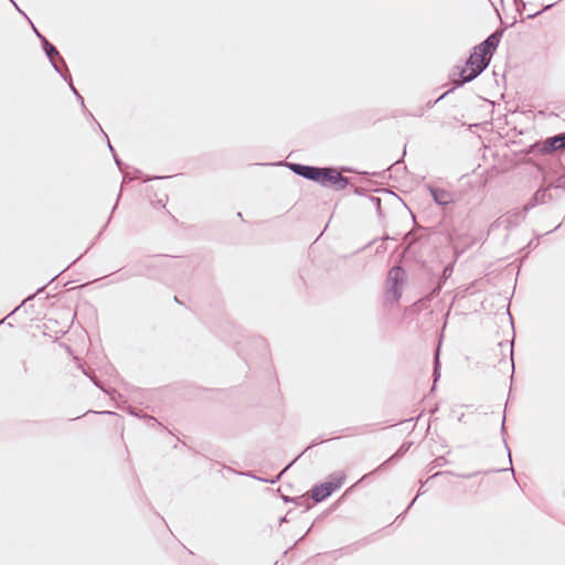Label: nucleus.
I'll return each mask as SVG.
<instances>
[{
	"label": "nucleus",
	"instance_id": "obj_44",
	"mask_svg": "<svg viewBox=\"0 0 565 565\" xmlns=\"http://www.w3.org/2000/svg\"><path fill=\"white\" fill-rule=\"evenodd\" d=\"M31 25H32V29L36 35V38L40 40V42L42 43V40L43 39H46L38 29L36 26L32 23V21H30Z\"/></svg>",
	"mask_w": 565,
	"mask_h": 565
},
{
	"label": "nucleus",
	"instance_id": "obj_61",
	"mask_svg": "<svg viewBox=\"0 0 565 565\" xmlns=\"http://www.w3.org/2000/svg\"><path fill=\"white\" fill-rule=\"evenodd\" d=\"M424 115V108H420L419 111L416 114V116H423Z\"/></svg>",
	"mask_w": 565,
	"mask_h": 565
},
{
	"label": "nucleus",
	"instance_id": "obj_50",
	"mask_svg": "<svg viewBox=\"0 0 565 565\" xmlns=\"http://www.w3.org/2000/svg\"><path fill=\"white\" fill-rule=\"evenodd\" d=\"M311 529H312V524L308 527V530L306 531V533H305V534H303L299 540H297V541L295 542L294 546H295L296 544H298L300 541H302V540L305 539V536H306V535L311 531Z\"/></svg>",
	"mask_w": 565,
	"mask_h": 565
},
{
	"label": "nucleus",
	"instance_id": "obj_53",
	"mask_svg": "<svg viewBox=\"0 0 565 565\" xmlns=\"http://www.w3.org/2000/svg\"><path fill=\"white\" fill-rule=\"evenodd\" d=\"M78 102L81 104L83 113H86L87 108H86L85 103H84V97L81 100H78Z\"/></svg>",
	"mask_w": 565,
	"mask_h": 565
},
{
	"label": "nucleus",
	"instance_id": "obj_3",
	"mask_svg": "<svg viewBox=\"0 0 565 565\" xmlns=\"http://www.w3.org/2000/svg\"><path fill=\"white\" fill-rule=\"evenodd\" d=\"M504 29H497L479 44L472 46L465 62L482 74L490 65L491 58L503 36Z\"/></svg>",
	"mask_w": 565,
	"mask_h": 565
},
{
	"label": "nucleus",
	"instance_id": "obj_8",
	"mask_svg": "<svg viewBox=\"0 0 565 565\" xmlns=\"http://www.w3.org/2000/svg\"><path fill=\"white\" fill-rule=\"evenodd\" d=\"M480 473H481V471H475V472H471V473H463V475H456V473H454L452 471L445 470V471H438V472H436V473L431 475V476H430L426 481H424V482H422V483H420V487H419V489H418L417 494H416V495H415V498L409 502V504H408V505H407V508L404 510V512H403V513H401V514L396 518V520H398V519L403 518V516H404V515L409 511V509L414 505V503L416 502V500H417L420 495H423V494H425V493H426V490L424 489V487H425V484H426L428 481H430V480H433V479H435V478H437V477H439V476H443V475H454V476H456V477H458V478H462V479H470V478H472V477H475V476H478V475H480Z\"/></svg>",
	"mask_w": 565,
	"mask_h": 565
},
{
	"label": "nucleus",
	"instance_id": "obj_40",
	"mask_svg": "<svg viewBox=\"0 0 565 565\" xmlns=\"http://www.w3.org/2000/svg\"><path fill=\"white\" fill-rule=\"evenodd\" d=\"M322 443H324V440H320V441H319V440H317V439H313V440H311V441H310V444L306 447V449H305V450H302L300 454H302V455H303V454H305L306 451H308L309 449H312V448L317 447L318 445H320V444H322Z\"/></svg>",
	"mask_w": 565,
	"mask_h": 565
},
{
	"label": "nucleus",
	"instance_id": "obj_11",
	"mask_svg": "<svg viewBox=\"0 0 565 565\" xmlns=\"http://www.w3.org/2000/svg\"><path fill=\"white\" fill-rule=\"evenodd\" d=\"M428 191L437 205L447 206L452 203L451 193L449 191L434 185H428Z\"/></svg>",
	"mask_w": 565,
	"mask_h": 565
},
{
	"label": "nucleus",
	"instance_id": "obj_4",
	"mask_svg": "<svg viewBox=\"0 0 565 565\" xmlns=\"http://www.w3.org/2000/svg\"><path fill=\"white\" fill-rule=\"evenodd\" d=\"M345 481L343 472L330 473L324 481L315 483L310 489V498L315 503H321L339 490Z\"/></svg>",
	"mask_w": 565,
	"mask_h": 565
},
{
	"label": "nucleus",
	"instance_id": "obj_45",
	"mask_svg": "<svg viewBox=\"0 0 565 565\" xmlns=\"http://www.w3.org/2000/svg\"><path fill=\"white\" fill-rule=\"evenodd\" d=\"M510 359H511L512 373H514L515 366H514V358H513V341H511Z\"/></svg>",
	"mask_w": 565,
	"mask_h": 565
},
{
	"label": "nucleus",
	"instance_id": "obj_20",
	"mask_svg": "<svg viewBox=\"0 0 565 565\" xmlns=\"http://www.w3.org/2000/svg\"><path fill=\"white\" fill-rule=\"evenodd\" d=\"M82 372H83L84 375H86L93 382V384L96 387H98L99 390L106 392L110 397L114 398V394L117 393L116 390L113 388L110 391H106L105 387H104L103 382L97 379V376L94 374V371H87L84 367H82Z\"/></svg>",
	"mask_w": 565,
	"mask_h": 565
},
{
	"label": "nucleus",
	"instance_id": "obj_59",
	"mask_svg": "<svg viewBox=\"0 0 565 565\" xmlns=\"http://www.w3.org/2000/svg\"><path fill=\"white\" fill-rule=\"evenodd\" d=\"M173 300H174V302H177L178 305H182V301L179 299V297H178V296H174V297H173Z\"/></svg>",
	"mask_w": 565,
	"mask_h": 565
},
{
	"label": "nucleus",
	"instance_id": "obj_24",
	"mask_svg": "<svg viewBox=\"0 0 565 565\" xmlns=\"http://www.w3.org/2000/svg\"><path fill=\"white\" fill-rule=\"evenodd\" d=\"M128 414H130L131 416H135V417H138V418H145L148 420V424L151 426V427H154V426H161V424L152 416H149L147 414H143L141 411H138L134 407H129L128 408Z\"/></svg>",
	"mask_w": 565,
	"mask_h": 565
},
{
	"label": "nucleus",
	"instance_id": "obj_41",
	"mask_svg": "<svg viewBox=\"0 0 565 565\" xmlns=\"http://www.w3.org/2000/svg\"><path fill=\"white\" fill-rule=\"evenodd\" d=\"M561 150L565 149V131L556 134Z\"/></svg>",
	"mask_w": 565,
	"mask_h": 565
},
{
	"label": "nucleus",
	"instance_id": "obj_2",
	"mask_svg": "<svg viewBox=\"0 0 565 565\" xmlns=\"http://www.w3.org/2000/svg\"><path fill=\"white\" fill-rule=\"evenodd\" d=\"M168 255H146L138 258L134 264L138 277H147L149 279L161 281L163 277L172 271H183L185 268L184 260L166 259ZM169 258H172L169 256ZM189 265H186L188 267Z\"/></svg>",
	"mask_w": 565,
	"mask_h": 565
},
{
	"label": "nucleus",
	"instance_id": "obj_46",
	"mask_svg": "<svg viewBox=\"0 0 565 565\" xmlns=\"http://www.w3.org/2000/svg\"><path fill=\"white\" fill-rule=\"evenodd\" d=\"M513 4L515 6L518 12H520V4H523V8L526 7V3L523 0H513Z\"/></svg>",
	"mask_w": 565,
	"mask_h": 565
},
{
	"label": "nucleus",
	"instance_id": "obj_30",
	"mask_svg": "<svg viewBox=\"0 0 565 565\" xmlns=\"http://www.w3.org/2000/svg\"><path fill=\"white\" fill-rule=\"evenodd\" d=\"M370 191L375 192V193H384V194L388 195L392 200L401 202L402 204H405V202L401 199V196H398L397 194H395L393 191H391L387 188H374V189H370Z\"/></svg>",
	"mask_w": 565,
	"mask_h": 565
},
{
	"label": "nucleus",
	"instance_id": "obj_47",
	"mask_svg": "<svg viewBox=\"0 0 565 565\" xmlns=\"http://www.w3.org/2000/svg\"><path fill=\"white\" fill-rule=\"evenodd\" d=\"M386 249H387V246H386L384 243H382L381 245H379V246L376 247L375 253H376V254H382V253L386 252Z\"/></svg>",
	"mask_w": 565,
	"mask_h": 565
},
{
	"label": "nucleus",
	"instance_id": "obj_19",
	"mask_svg": "<svg viewBox=\"0 0 565 565\" xmlns=\"http://www.w3.org/2000/svg\"><path fill=\"white\" fill-rule=\"evenodd\" d=\"M520 154L533 157L545 154L542 141H535L532 145L525 147L524 149L520 150Z\"/></svg>",
	"mask_w": 565,
	"mask_h": 565
},
{
	"label": "nucleus",
	"instance_id": "obj_39",
	"mask_svg": "<svg viewBox=\"0 0 565 565\" xmlns=\"http://www.w3.org/2000/svg\"><path fill=\"white\" fill-rule=\"evenodd\" d=\"M137 178H140L142 182H148L153 179H167L168 177L163 175H154V177H145V174L140 170H136Z\"/></svg>",
	"mask_w": 565,
	"mask_h": 565
},
{
	"label": "nucleus",
	"instance_id": "obj_35",
	"mask_svg": "<svg viewBox=\"0 0 565 565\" xmlns=\"http://www.w3.org/2000/svg\"><path fill=\"white\" fill-rule=\"evenodd\" d=\"M557 3H558V2H553V3H548V4H546V6H544L541 10H539V11H535V12H533V13L527 14V15H526V19H527V20L535 19V18H537L539 15H541L543 12H545V11H547V10L552 9V8H553L554 6H556Z\"/></svg>",
	"mask_w": 565,
	"mask_h": 565
},
{
	"label": "nucleus",
	"instance_id": "obj_62",
	"mask_svg": "<svg viewBox=\"0 0 565 565\" xmlns=\"http://www.w3.org/2000/svg\"><path fill=\"white\" fill-rule=\"evenodd\" d=\"M370 426H371V425H365V426H363V427L361 428V429H362V433L367 431V428H369Z\"/></svg>",
	"mask_w": 565,
	"mask_h": 565
},
{
	"label": "nucleus",
	"instance_id": "obj_56",
	"mask_svg": "<svg viewBox=\"0 0 565 565\" xmlns=\"http://www.w3.org/2000/svg\"><path fill=\"white\" fill-rule=\"evenodd\" d=\"M95 124H96V125H97V127H98V131H100V132H102V135L105 137V135H107V134L103 130L102 126L98 124V121H97V120H95Z\"/></svg>",
	"mask_w": 565,
	"mask_h": 565
},
{
	"label": "nucleus",
	"instance_id": "obj_64",
	"mask_svg": "<svg viewBox=\"0 0 565 565\" xmlns=\"http://www.w3.org/2000/svg\"><path fill=\"white\" fill-rule=\"evenodd\" d=\"M361 542L364 543V544H367L369 543V537H364Z\"/></svg>",
	"mask_w": 565,
	"mask_h": 565
},
{
	"label": "nucleus",
	"instance_id": "obj_29",
	"mask_svg": "<svg viewBox=\"0 0 565 565\" xmlns=\"http://www.w3.org/2000/svg\"><path fill=\"white\" fill-rule=\"evenodd\" d=\"M545 188H547L548 191L552 189H555V190L561 189V190L565 191V173L558 175L555 180H553L548 184H545Z\"/></svg>",
	"mask_w": 565,
	"mask_h": 565
},
{
	"label": "nucleus",
	"instance_id": "obj_52",
	"mask_svg": "<svg viewBox=\"0 0 565 565\" xmlns=\"http://www.w3.org/2000/svg\"><path fill=\"white\" fill-rule=\"evenodd\" d=\"M422 414H419L418 416L416 417H412V418H408V419H405V420H402L401 423H408V422H414V420H418L420 418Z\"/></svg>",
	"mask_w": 565,
	"mask_h": 565
},
{
	"label": "nucleus",
	"instance_id": "obj_1",
	"mask_svg": "<svg viewBox=\"0 0 565 565\" xmlns=\"http://www.w3.org/2000/svg\"><path fill=\"white\" fill-rule=\"evenodd\" d=\"M259 166H285L290 169L292 173L301 177L308 181L315 182L322 188H328L333 191H341L349 186L350 179L343 175L338 167L334 166H310L298 162H268L258 163Z\"/></svg>",
	"mask_w": 565,
	"mask_h": 565
},
{
	"label": "nucleus",
	"instance_id": "obj_21",
	"mask_svg": "<svg viewBox=\"0 0 565 565\" xmlns=\"http://www.w3.org/2000/svg\"><path fill=\"white\" fill-rule=\"evenodd\" d=\"M543 143V150L545 154L551 153L553 151L561 150L558 138L556 135H553L551 137H547L546 139L542 140Z\"/></svg>",
	"mask_w": 565,
	"mask_h": 565
},
{
	"label": "nucleus",
	"instance_id": "obj_16",
	"mask_svg": "<svg viewBox=\"0 0 565 565\" xmlns=\"http://www.w3.org/2000/svg\"><path fill=\"white\" fill-rule=\"evenodd\" d=\"M412 446H413V441H404L397 448V450L388 459H386L384 462H382L373 472H379V471L387 469L388 465L392 461L399 460L402 457H404L405 454L411 449Z\"/></svg>",
	"mask_w": 565,
	"mask_h": 565
},
{
	"label": "nucleus",
	"instance_id": "obj_63",
	"mask_svg": "<svg viewBox=\"0 0 565 565\" xmlns=\"http://www.w3.org/2000/svg\"><path fill=\"white\" fill-rule=\"evenodd\" d=\"M436 387H437V384L434 383L431 388H430V393H433L436 390Z\"/></svg>",
	"mask_w": 565,
	"mask_h": 565
},
{
	"label": "nucleus",
	"instance_id": "obj_25",
	"mask_svg": "<svg viewBox=\"0 0 565 565\" xmlns=\"http://www.w3.org/2000/svg\"><path fill=\"white\" fill-rule=\"evenodd\" d=\"M120 196H121V189L119 190L118 194H117V199H116V202L111 209V213L110 215L108 216L107 218V222L104 224V226L100 228V231L98 232V234L95 236L94 241L92 242V244L87 247V249L85 250V253H87V250L95 244V242L102 236V234L104 233V231L106 230V227L108 226V224L110 223L111 221V217H113V213L115 212V210L117 209L118 206V202L120 200Z\"/></svg>",
	"mask_w": 565,
	"mask_h": 565
},
{
	"label": "nucleus",
	"instance_id": "obj_17",
	"mask_svg": "<svg viewBox=\"0 0 565 565\" xmlns=\"http://www.w3.org/2000/svg\"><path fill=\"white\" fill-rule=\"evenodd\" d=\"M302 456V454H299L298 456H296L290 462L287 463V466L279 472L277 473L275 477H271V478H263V477H259V478H256V480L263 482V483H269V484H275L277 483L281 478L282 476L286 473L287 470H289L297 461L298 459Z\"/></svg>",
	"mask_w": 565,
	"mask_h": 565
},
{
	"label": "nucleus",
	"instance_id": "obj_23",
	"mask_svg": "<svg viewBox=\"0 0 565 565\" xmlns=\"http://www.w3.org/2000/svg\"><path fill=\"white\" fill-rule=\"evenodd\" d=\"M401 170L406 171V166L403 164L402 159H398L390 168H387L386 170H384L382 172H372V173H370V175H384L387 171H390V172L395 171L397 173ZM363 173L364 174H369V172H366V171H364ZM391 177H392V173H390V178Z\"/></svg>",
	"mask_w": 565,
	"mask_h": 565
},
{
	"label": "nucleus",
	"instance_id": "obj_54",
	"mask_svg": "<svg viewBox=\"0 0 565 565\" xmlns=\"http://www.w3.org/2000/svg\"><path fill=\"white\" fill-rule=\"evenodd\" d=\"M78 102L81 104L83 113H86L87 108H86L85 103H84V97L81 100H78Z\"/></svg>",
	"mask_w": 565,
	"mask_h": 565
},
{
	"label": "nucleus",
	"instance_id": "obj_26",
	"mask_svg": "<svg viewBox=\"0 0 565 565\" xmlns=\"http://www.w3.org/2000/svg\"><path fill=\"white\" fill-rule=\"evenodd\" d=\"M53 281V279H51L50 281H47L45 285L39 287L35 292L29 295L19 306H17L8 316H7V319L11 316H13L17 311L20 310V308L26 302V301H30L32 300L36 295H40L49 285H51Z\"/></svg>",
	"mask_w": 565,
	"mask_h": 565
},
{
	"label": "nucleus",
	"instance_id": "obj_51",
	"mask_svg": "<svg viewBox=\"0 0 565 565\" xmlns=\"http://www.w3.org/2000/svg\"><path fill=\"white\" fill-rule=\"evenodd\" d=\"M290 513H291V510H289V511L287 512V514H286V515L281 516V518L279 519V524H282V523L287 522V521H288V519H287V518H288V515H289Z\"/></svg>",
	"mask_w": 565,
	"mask_h": 565
},
{
	"label": "nucleus",
	"instance_id": "obj_10",
	"mask_svg": "<svg viewBox=\"0 0 565 565\" xmlns=\"http://www.w3.org/2000/svg\"><path fill=\"white\" fill-rule=\"evenodd\" d=\"M449 244L452 246L454 248V252L456 254V257H455V260L452 263H449L448 265H446L440 274V276L438 277L440 280H443L444 282L447 281V279L452 275V271H454V266H455V263L457 262V259L465 253L466 248L462 247L460 248L459 246V243L457 241V238L455 237V234H449Z\"/></svg>",
	"mask_w": 565,
	"mask_h": 565
},
{
	"label": "nucleus",
	"instance_id": "obj_9",
	"mask_svg": "<svg viewBox=\"0 0 565 565\" xmlns=\"http://www.w3.org/2000/svg\"><path fill=\"white\" fill-rule=\"evenodd\" d=\"M553 200L552 194L548 192L545 184L539 186V189L531 195L529 201L523 205L525 211L530 212L532 209L543 205Z\"/></svg>",
	"mask_w": 565,
	"mask_h": 565
},
{
	"label": "nucleus",
	"instance_id": "obj_36",
	"mask_svg": "<svg viewBox=\"0 0 565 565\" xmlns=\"http://www.w3.org/2000/svg\"><path fill=\"white\" fill-rule=\"evenodd\" d=\"M352 189V192L358 195V196H365L367 199V196H370V194H367L370 191V189H365L363 186H356V185H353V184H349Z\"/></svg>",
	"mask_w": 565,
	"mask_h": 565
},
{
	"label": "nucleus",
	"instance_id": "obj_43",
	"mask_svg": "<svg viewBox=\"0 0 565 565\" xmlns=\"http://www.w3.org/2000/svg\"><path fill=\"white\" fill-rule=\"evenodd\" d=\"M338 170L342 173V172H348V173H354L356 172V170L352 167H348V166H341V167H338Z\"/></svg>",
	"mask_w": 565,
	"mask_h": 565
},
{
	"label": "nucleus",
	"instance_id": "obj_32",
	"mask_svg": "<svg viewBox=\"0 0 565 565\" xmlns=\"http://www.w3.org/2000/svg\"><path fill=\"white\" fill-rule=\"evenodd\" d=\"M542 235H536L535 239H532L527 243L526 246L521 248V253H523V257H527L533 248H536L540 245V238Z\"/></svg>",
	"mask_w": 565,
	"mask_h": 565
},
{
	"label": "nucleus",
	"instance_id": "obj_37",
	"mask_svg": "<svg viewBox=\"0 0 565 565\" xmlns=\"http://www.w3.org/2000/svg\"><path fill=\"white\" fill-rule=\"evenodd\" d=\"M447 463H448V460L444 456H439L431 461L430 470L434 469L435 467H441Z\"/></svg>",
	"mask_w": 565,
	"mask_h": 565
},
{
	"label": "nucleus",
	"instance_id": "obj_31",
	"mask_svg": "<svg viewBox=\"0 0 565 565\" xmlns=\"http://www.w3.org/2000/svg\"><path fill=\"white\" fill-rule=\"evenodd\" d=\"M105 139H106V142H107V147H108L109 151L111 152V156H113V158H114V161H115L116 166L118 167V169H120V170H121V168H122V167H126V166L124 164V162H122V161H121V159L119 158V156H118V153H117L116 149H115V148L113 147V145L110 143V140H109V138H108V136H107V135H105Z\"/></svg>",
	"mask_w": 565,
	"mask_h": 565
},
{
	"label": "nucleus",
	"instance_id": "obj_6",
	"mask_svg": "<svg viewBox=\"0 0 565 565\" xmlns=\"http://www.w3.org/2000/svg\"><path fill=\"white\" fill-rule=\"evenodd\" d=\"M480 75L481 74L476 68L472 66H467V62H465L463 66L455 65L448 76L451 87L443 93L440 98H446L449 94L475 81Z\"/></svg>",
	"mask_w": 565,
	"mask_h": 565
},
{
	"label": "nucleus",
	"instance_id": "obj_22",
	"mask_svg": "<svg viewBox=\"0 0 565 565\" xmlns=\"http://www.w3.org/2000/svg\"><path fill=\"white\" fill-rule=\"evenodd\" d=\"M441 363H440V348H437L434 352V360H433V379L435 384L440 380L441 376Z\"/></svg>",
	"mask_w": 565,
	"mask_h": 565
},
{
	"label": "nucleus",
	"instance_id": "obj_18",
	"mask_svg": "<svg viewBox=\"0 0 565 565\" xmlns=\"http://www.w3.org/2000/svg\"><path fill=\"white\" fill-rule=\"evenodd\" d=\"M281 499L285 503H294L295 505L298 507H305V511H308L312 507L309 498L306 497L305 494L297 497L281 495Z\"/></svg>",
	"mask_w": 565,
	"mask_h": 565
},
{
	"label": "nucleus",
	"instance_id": "obj_33",
	"mask_svg": "<svg viewBox=\"0 0 565 565\" xmlns=\"http://www.w3.org/2000/svg\"><path fill=\"white\" fill-rule=\"evenodd\" d=\"M445 282L443 280H440L439 278H437V281L435 282L434 287L431 288V290L429 291L428 296L426 297V299L428 301H430L431 299H434L435 297H437L443 287H444Z\"/></svg>",
	"mask_w": 565,
	"mask_h": 565
},
{
	"label": "nucleus",
	"instance_id": "obj_14",
	"mask_svg": "<svg viewBox=\"0 0 565 565\" xmlns=\"http://www.w3.org/2000/svg\"><path fill=\"white\" fill-rule=\"evenodd\" d=\"M107 277H114L111 282L118 284L126 280H129L134 277H138L137 270L135 268V264H132L130 267L122 266L118 270L113 271L111 274L107 275ZM106 278V276H104Z\"/></svg>",
	"mask_w": 565,
	"mask_h": 565
},
{
	"label": "nucleus",
	"instance_id": "obj_13",
	"mask_svg": "<svg viewBox=\"0 0 565 565\" xmlns=\"http://www.w3.org/2000/svg\"><path fill=\"white\" fill-rule=\"evenodd\" d=\"M107 277H114L111 282L118 284L126 280H129L134 277H138L137 270L135 268V264H132L130 267L122 266L118 270L113 271L111 274L107 275ZM106 278V276H104Z\"/></svg>",
	"mask_w": 565,
	"mask_h": 565
},
{
	"label": "nucleus",
	"instance_id": "obj_15",
	"mask_svg": "<svg viewBox=\"0 0 565 565\" xmlns=\"http://www.w3.org/2000/svg\"><path fill=\"white\" fill-rule=\"evenodd\" d=\"M505 433H507V427H505V412H504L503 413V419H502L501 428H500V434L502 436V441H503V445H504V449L508 452L509 468H493V469H489V470L484 471L486 475L487 473H491V472H502V471H507V470H511L512 472H514L513 463H512L511 449H510V447L508 445V441L505 439Z\"/></svg>",
	"mask_w": 565,
	"mask_h": 565
},
{
	"label": "nucleus",
	"instance_id": "obj_57",
	"mask_svg": "<svg viewBox=\"0 0 565 565\" xmlns=\"http://www.w3.org/2000/svg\"><path fill=\"white\" fill-rule=\"evenodd\" d=\"M438 409H439V406H438V405H435V407H433V408L430 409V412H429V413H430V415H434L435 413H437V412H438Z\"/></svg>",
	"mask_w": 565,
	"mask_h": 565
},
{
	"label": "nucleus",
	"instance_id": "obj_48",
	"mask_svg": "<svg viewBox=\"0 0 565 565\" xmlns=\"http://www.w3.org/2000/svg\"><path fill=\"white\" fill-rule=\"evenodd\" d=\"M241 475L245 476V477H248V478H252V479H255V480H256V478H259L253 471H245V472H242Z\"/></svg>",
	"mask_w": 565,
	"mask_h": 565
},
{
	"label": "nucleus",
	"instance_id": "obj_60",
	"mask_svg": "<svg viewBox=\"0 0 565 565\" xmlns=\"http://www.w3.org/2000/svg\"><path fill=\"white\" fill-rule=\"evenodd\" d=\"M102 414H105V415H117L115 412H110V411L102 412Z\"/></svg>",
	"mask_w": 565,
	"mask_h": 565
},
{
	"label": "nucleus",
	"instance_id": "obj_42",
	"mask_svg": "<svg viewBox=\"0 0 565 565\" xmlns=\"http://www.w3.org/2000/svg\"><path fill=\"white\" fill-rule=\"evenodd\" d=\"M444 98H440V96L436 99H430L426 103L425 105V108L426 109H431L433 107H435L440 100H443Z\"/></svg>",
	"mask_w": 565,
	"mask_h": 565
},
{
	"label": "nucleus",
	"instance_id": "obj_49",
	"mask_svg": "<svg viewBox=\"0 0 565 565\" xmlns=\"http://www.w3.org/2000/svg\"><path fill=\"white\" fill-rule=\"evenodd\" d=\"M10 1L14 4V7H15V8H17V10L19 11V13H20V14H22L24 18H26V19L29 20V22H30L31 20H30V19H29V17L23 12V10H21V9L18 7V4H17L13 0H10Z\"/></svg>",
	"mask_w": 565,
	"mask_h": 565
},
{
	"label": "nucleus",
	"instance_id": "obj_12",
	"mask_svg": "<svg viewBox=\"0 0 565 565\" xmlns=\"http://www.w3.org/2000/svg\"><path fill=\"white\" fill-rule=\"evenodd\" d=\"M527 213L529 212L525 211L523 206L521 210L514 209L508 212L504 218L505 228L511 230L518 227L526 218Z\"/></svg>",
	"mask_w": 565,
	"mask_h": 565
},
{
	"label": "nucleus",
	"instance_id": "obj_28",
	"mask_svg": "<svg viewBox=\"0 0 565 565\" xmlns=\"http://www.w3.org/2000/svg\"><path fill=\"white\" fill-rule=\"evenodd\" d=\"M367 200L374 205L376 210V215L380 222H382L385 217L383 209H382V200L379 196L370 195Z\"/></svg>",
	"mask_w": 565,
	"mask_h": 565
},
{
	"label": "nucleus",
	"instance_id": "obj_38",
	"mask_svg": "<svg viewBox=\"0 0 565 565\" xmlns=\"http://www.w3.org/2000/svg\"><path fill=\"white\" fill-rule=\"evenodd\" d=\"M379 239H382L383 242L385 241H388V239H395L394 237H391L388 234H384L381 238L379 237H375L373 238L372 241H370L366 245H364L360 250H364L366 248H369L371 245H373L375 242H377Z\"/></svg>",
	"mask_w": 565,
	"mask_h": 565
},
{
	"label": "nucleus",
	"instance_id": "obj_34",
	"mask_svg": "<svg viewBox=\"0 0 565 565\" xmlns=\"http://www.w3.org/2000/svg\"><path fill=\"white\" fill-rule=\"evenodd\" d=\"M445 282L443 280H440L439 278H437V281L435 282L434 287L431 288V290L429 291L428 296L426 297V299L428 301H430L431 299H434L435 297H437L443 287H444Z\"/></svg>",
	"mask_w": 565,
	"mask_h": 565
},
{
	"label": "nucleus",
	"instance_id": "obj_55",
	"mask_svg": "<svg viewBox=\"0 0 565 565\" xmlns=\"http://www.w3.org/2000/svg\"><path fill=\"white\" fill-rule=\"evenodd\" d=\"M85 116L89 117L92 120H96L93 114L87 109L86 113H84Z\"/></svg>",
	"mask_w": 565,
	"mask_h": 565
},
{
	"label": "nucleus",
	"instance_id": "obj_27",
	"mask_svg": "<svg viewBox=\"0 0 565 565\" xmlns=\"http://www.w3.org/2000/svg\"><path fill=\"white\" fill-rule=\"evenodd\" d=\"M60 76L67 83V85L70 86L71 92L74 94L76 99L81 100L83 98V96L79 94V92L73 85V78H72V75H71V73H70V71H68L66 65H65V72H63L62 75H60Z\"/></svg>",
	"mask_w": 565,
	"mask_h": 565
},
{
	"label": "nucleus",
	"instance_id": "obj_5",
	"mask_svg": "<svg viewBox=\"0 0 565 565\" xmlns=\"http://www.w3.org/2000/svg\"><path fill=\"white\" fill-rule=\"evenodd\" d=\"M407 279L406 269L402 265H394L387 274V287L385 289L386 299L391 302H397L402 298L403 286Z\"/></svg>",
	"mask_w": 565,
	"mask_h": 565
},
{
	"label": "nucleus",
	"instance_id": "obj_58",
	"mask_svg": "<svg viewBox=\"0 0 565 565\" xmlns=\"http://www.w3.org/2000/svg\"><path fill=\"white\" fill-rule=\"evenodd\" d=\"M561 225H562L561 223L557 224L552 231L546 232L545 235L555 232L556 230H558L561 227Z\"/></svg>",
	"mask_w": 565,
	"mask_h": 565
},
{
	"label": "nucleus",
	"instance_id": "obj_7",
	"mask_svg": "<svg viewBox=\"0 0 565 565\" xmlns=\"http://www.w3.org/2000/svg\"><path fill=\"white\" fill-rule=\"evenodd\" d=\"M41 47L45 54V56L49 58V62L53 70L58 74L62 75L63 72H65V61L61 56L57 49L47 40L43 39L41 43Z\"/></svg>",
	"mask_w": 565,
	"mask_h": 565
}]
</instances>
